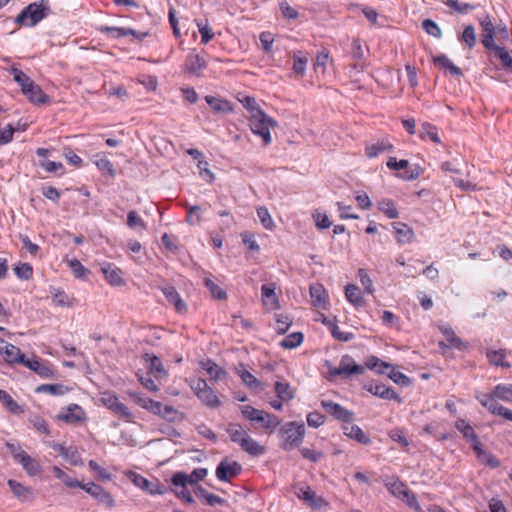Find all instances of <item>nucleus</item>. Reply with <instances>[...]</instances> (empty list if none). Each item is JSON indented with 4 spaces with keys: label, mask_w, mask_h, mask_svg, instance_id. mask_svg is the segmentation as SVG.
Here are the masks:
<instances>
[{
    "label": "nucleus",
    "mask_w": 512,
    "mask_h": 512,
    "mask_svg": "<svg viewBox=\"0 0 512 512\" xmlns=\"http://www.w3.org/2000/svg\"><path fill=\"white\" fill-rule=\"evenodd\" d=\"M366 369H370L380 375H387L394 383L400 385L401 387H408L412 383L411 379L407 375L396 370L392 364L384 362L374 356L369 358L364 365H360L357 364L353 358L346 354L341 359L338 367H329V372L331 376H342L343 378H349L352 375L364 374Z\"/></svg>",
    "instance_id": "nucleus-1"
},
{
    "label": "nucleus",
    "mask_w": 512,
    "mask_h": 512,
    "mask_svg": "<svg viewBox=\"0 0 512 512\" xmlns=\"http://www.w3.org/2000/svg\"><path fill=\"white\" fill-rule=\"evenodd\" d=\"M4 361L11 365L22 364L44 378L55 376L52 366L36 357V354H31V357H27V354H4Z\"/></svg>",
    "instance_id": "nucleus-2"
},
{
    "label": "nucleus",
    "mask_w": 512,
    "mask_h": 512,
    "mask_svg": "<svg viewBox=\"0 0 512 512\" xmlns=\"http://www.w3.org/2000/svg\"><path fill=\"white\" fill-rule=\"evenodd\" d=\"M51 11L48 0H40L27 5L15 18V23L33 27L49 15Z\"/></svg>",
    "instance_id": "nucleus-3"
},
{
    "label": "nucleus",
    "mask_w": 512,
    "mask_h": 512,
    "mask_svg": "<svg viewBox=\"0 0 512 512\" xmlns=\"http://www.w3.org/2000/svg\"><path fill=\"white\" fill-rule=\"evenodd\" d=\"M240 411L246 419L260 424L263 429L269 432H272L280 424L276 416L263 410L256 409L250 405L240 406Z\"/></svg>",
    "instance_id": "nucleus-4"
},
{
    "label": "nucleus",
    "mask_w": 512,
    "mask_h": 512,
    "mask_svg": "<svg viewBox=\"0 0 512 512\" xmlns=\"http://www.w3.org/2000/svg\"><path fill=\"white\" fill-rule=\"evenodd\" d=\"M255 113L249 116L250 129L254 134L259 135L264 144L267 145L271 142L270 127H273L275 122L263 111H256Z\"/></svg>",
    "instance_id": "nucleus-5"
},
{
    "label": "nucleus",
    "mask_w": 512,
    "mask_h": 512,
    "mask_svg": "<svg viewBox=\"0 0 512 512\" xmlns=\"http://www.w3.org/2000/svg\"><path fill=\"white\" fill-rule=\"evenodd\" d=\"M191 389L194 391L198 399L210 408H217L221 402L214 390L208 386L204 379H197L191 384Z\"/></svg>",
    "instance_id": "nucleus-6"
},
{
    "label": "nucleus",
    "mask_w": 512,
    "mask_h": 512,
    "mask_svg": "<svg viewBox=\"0 0 512 512\" xmlns=\"http://www.w3.org/2000/svg\"><path fill=\"white\" fill-rule=\"evenodd\" d=\"M385 487L393 494L395 497H398L406 502L409 507H414L417 505V498L414 493H412L407 485L402 482L398 477H392L390 480L385 482Z\"/></svg>",
    "instance_id": "nucleus-7"
},
{
    "label": "nucleus",
    "mask_w": 512,
    "mask_h": 512,
    "mask_svg": "<svg viewBox=\"0 0 512 512\" xmlns=\"http://www.w3.org/2000/svg\"><path fill=\"white\" fill-rule=\"evenodd\" d=\"M294 493L304 502L305 505L313 509H321L324 506H328L325 499L321 496H317L316 493L307 485L303 484L295 486Z\"/></svg>",
    "instance_id": "nucleus-8"
},
{
    "label": "nucleus",
    "mask_w": 512,
    "mask_h": 512,
    "mask_svg": "<svg viewBox=\"0 0 512 512\" xmlns=\"http://www.w3.org/2000/svg\"><path fill=\"white\" fill-rule=\"evenodd\" d=\"M322 408L338 421L349 423L354 418V413L331 400H321Z\"/></svg>",
    "instance_id": "nucleus-9"
},
{
    "label": "nucleus",
    "mask_w": 512,
    "mask_h": 512,
    "mask_svg": "<svg viewBox=\"0 0 512 512\" xmlns=\"http://www.w3.org/2000/svg\"><path fill=\"white\" fill-rule=\"evenodd\" d=\"M207 474L208 470L206 468H195L189 475L184 472H176L171 478V483L175 487L183 484L195 485L203 480Z\"/></svg>",
    "instance_id": "nucleus-10"
},
{
    "label": "nucleus",
    "mask_w": 512,
    "mask_h": 512,
    "mask_svg": "<svg viewBox=\"0 0 512 512\" xmlns=\"http://www.w3.org/2000/svg\"><path fill=\"white\" fill-rule=\"evenodd\" d=\"M81 489L97 499V501L104 506L108 508L114 506V499L112 498L111 494L105 491L100 485L93 482L86 484L83 483Z\"/></svg>",
    "instance_id": "nucleus-11"
},
{
    "label": "nucleus",
    "mask_w": 512,
    "mask_h": 512,
    "mask_svg": "<svg viewBox=\"0 0 512 512\" xmlns=\"http://www.w3.org/2000/svg\"><path fill=\"white\" fill-rule=\"evenodd\" d=\"M440 331L444 336V340L439 342L440 347L466 350L468 349L467 343L463 342L453 331L450 326H441Z\"/></svg>",
    "instance_id": "nucleus-12"
},
{
    "label": "nucleus",
    "mask_w": 512,
    "mask_h": 512,
    "mask_svg": "<svg viewBox=\"0 0 512 512\" xmlns=\"http://www.w3.org/2000/svg\"><path fill=\"white\" fill-rule=\"evenodd\" d=\"M365 389L372 395L385 400H395L398 403H402V398L395 392L392 387H388L381 383H369L365 385Z\"/></svg>",
    "instance_id": "nucleus-13"
},
{
    "label": "nucleus",
    "mask_w": 512,
    "mask_h": 512,
    "mask_svg": "<svg viewBox=\"0 0 512 512\" xmlns=\"http://www.w3.org/2000/svg\"><path fill=\"white\" fill-rule=\"evenodd\" d=\"M100 271L110 285L123 286L125 284L122 278V270L114 264L104 261L100 263Z\"/></svg>",
    "instance_id": "nucleus-14"
},
{
    "label": "nucleus",
    "mask_w": 512,
    "mask_h": 512,
    "mask_svg": "<svg viewBox=\"0 0 512 512\" xmlns=\"http://www.w3.org/2000/svg\"><path fill=\"white\" fill-rule=\"evenodd\" d=\"M132 481L137 487L151 495H162L167 492V488L158 481L151 482L139 474H133Z\"/></svg>",
    "instance_id": "nucleus-15"
},
{
    "label": "nucleus",
    "mask_w": 512,
    "mask_h": 512,
    "mask_svg": "<svg viewBox=\"0 0 512 512\" xmlns=\"http://www.w3.org/2000/svg\"><path fill=\"white\" fill-rule=\"evenodd\" d=\"M242 470L241 465L236 462L221 461L216 468V477L220 481H228L230 478L237 476Z\"/></svg>",
    "instance_id": "nucleus-16"
},
{
    "label": "nucleus",
    "mask_w": 512,
    "mask_h": 512,
    "mask_svg": "<svg viewBox=\"0 0 512 512\" xmlns=\"http://www.w3.org/2000/svg\"><path fill=\"white\" fill-rule=\"evenodd\" d=\"M103 401L105 406L119 417L125 419L126 421H131L133 419L132 412L126 405L121 403L115 395H109L108 397L104 398Z\"/></svg>",
    "instance_id": "nucleus-17"
},
{
    "label": "nucleus",
    "mask_w": 512,
    "mask_h": 512,
    "mask_svg": "<svg viewBox=\"0 0 512 512\" xmlns=\"http://www.w3.org/2000/svg\"><path fill=\"white\" fill-rule=\"evenodd\" d=\"M141 362L148 369L149 374L155 378H163L166 376V371L162 361L155 354H144L141 357Z\"/></svg>",
    "instance_id": "nucleus-18"
},
{
    "label": "nucleus",
    "mask_w": 512,
    "mask_h": 512,
    "mask_svg": "<svg viewBox=\"0 0 512 512\" xmlns=\"http://www.w3.org/2000/svg\"><path fill=\"white\" fill-rule=\"evenodd\" d=\"M310 297L314 307L326 310L328 307V294L325 287L316 283L310 286Z\"/></svg>",
    "instance_id": "nucleus-19"
},
{
    "label": "nucleus",
    "mask_w": 512,
    "mask_h": 512,
    "mask_svg": "<svg viewBox=\"0 0 512 512\" xmlns=\"http://www.w3.org/2000/svg\"><path fill=\"white\" fill-rule=\"evenodd\" d=\"M162 293L165 295L167 301L174 305L178 313H185L187 311V305L182 300L180 294L176 288L172 285H167L160 288Z\"/></svg>",
    "instance_id": "nucleus-20"
},
{
    "label": "nucleus",
    "mask_w": 512,
    "mask_h": 512,
    "mask_svg": "<svg viewBox=\"0 0 512 512\" xmlns=\"http://www.w3.org/2000/svg\"><path fill=\"white\" fill-rule=\"evenodd\" d=\"M481 404L487 408L492 414L499 415L512 422V411L500 405L493 397H486L480 400Z\"/></svg>",
    "instance_id": "nucleus-21"
},
{
    "label": "nucleus",
    "mask_w": 512,
    "mask_h": 512,
    "mask_svg": "<svg viewBox=\"0 0 512 512\" xmlns=\"http://www.w3.org/2000/svg\"><path fill=\"white\" fill-rule=\"evenodd\" d=\"M58 418L66 423L75 424L84 420L85 413L83 409L77 404H71L68 406L66 411L61 412L58 415Z\"/></svg>",
    "instance_id": "nucleus-22"
},
{
    "label": "nucleus",
    "mask_w": 512,
    "mask_h": 512,
    "mask_svg": "<svg viewBox=\"0 0 512 512\" xmlns=\"http://www.w3.org/2000/svg\"><path fill=\"white\" fill-rule=\"evenodd\" d=\"M343 431L346 436L361 444L368 445L371 443V439L358 425L351 424V422L345 423V425H343Z\"/></svg>",
    "instance_id": "nucleus-23"
},
{
    "label": "nucleus",
    "mask_w": 512,
    "mask_h": 512,
    "mask_svg": "<svg viewBox=\"0 0 512 512\" xmlns=\"http://www.w3.org/2000/svg\"><path fill=\"white\" fill-rule=\"evenodd\" d=\"M207 66L206 61L199 54L190 53L185 60L186 71L190 74L199 75L200 71Z\"/></svg>",
    "instance_id": "nucleus-24"
},
{
    "label": "nucleus",
    "mask_w": 512,
    "mask_h": 512,
    "mask_svg": "<svg viewBox=\"0 0 512 512\" xmlns=\"http://www.w3.org/2000/svg\"><path fill=\"white\" fill-rule=\"evenodd\" d=\"M54 450H56L65 459L69 460L70 463L74 466H78L82 463L81 456L76 447H66L63 444H56L54 446Z\"/></svg>",
    "instance_id": "nucleus-25"
},
{
    "label": "nucleus",
    "mask_w": 512,
    "mask_h": 512,
    "mask_svg": "<svg viewBox=\"0 0 512 512\" xmlns=\"http://www.w3.org/2000/svg\"><path fill=\"white\" fill-rule=\"evenodd\" d=\"M261 293L263 304L266 307L269 309H277L279 307L273 284H263L261 287Z\"/></svg>",
    "instance_id": "nucleus-26"
},
{
    "label": "nucleus",
    "mask_w": 512,
    "mask_h": 512,
    "mask_svg": "<svg viewBox=\"0 0 512 512\" xmlns=\"http://www.w3.org/2000/svg\"><path fill=\"white\" fill-rule=\"evenodd\" d=\"M396 233V239L400 244L410 243L414 237L413 230L405 223L395 222L392 224Z\"/></svg>",
    "instance_id": "nucleus-27"
},
{
    "label": "nucleus",
    "mask_w": 512,
    "mask_h": 512,
    "mask_svg": "<svg viewBox=\"0 0 512 512\" xmlns=\"http://www.w3.org/2000/svg\"><path fill=\"white\" fill-rule=\"evenodd\" d=\"M433 62L435 65L440 66L441 68L449 71L452 75L462 76V71L459 67H457L445 54H440L433 57Z\"/></svg>",
    "instance_id": "nucleus-28"
},
{
    "label": "nucleus",
    "mask_w": 512,
    "mask_h": 512,
    "mask_svg": "<svg viewBox=\"0 0 512 512\" xmlns=\"http://www.w3.org/2000/svg\"><path fill=\"white\" fill-rule=\"evenodd\" d=\"M205 101L210 108L218 113H227L232 111V107L229 101L220 99L214 96H206Z\"/></svg>",
    "instance_id": "nucleus-29"
},
{
    "label": "nucleus",
    "mask_w": 512,
    "mask_h": 512,
    "mask_svg": "<svg viewBox=\"0 0 512 512\" xmlns=\"http://www.w3.org/2000/svg\"><path fill=\"white\" fill-rule=\"evenodd\" d=\"M17 462L22 465L23 469L30 476H35L41 472L40 464L27 453H25Z\"/></svg>",
    "instance_id": "nucleus-30"
},
{
    "label": "nucleus",
    "mask_w": 512,
    "mask_h": 512,
    "mask_svg": "<svg viewBox=\"0 0 512 512\" xmlns=\"http://www.w3.org/2000/svg\"><path fill=\"white\" fill-rule=\"evenodd\" d=\"M200 364L212 380H222L226 375L225 370L211 360L202 361Z\"/></svg>",
    "instance_id": "nucleus-31"
},
{
    "label": "nucleus",
    "mask_w": 512,
    "mask_h": 512,
    "mask_svg": "<svg viewBox=\"0 0 512 512\" xmlns=\"http://www.w3.org/2000/svg\"><path fill=\"white\" fill-rule=\"evenodd\" d=\"M240 446L245 452L252 456L262 455L265 451L264 447L249 435L243 439Z\"/></svg>",
    "instance_id": "nucleus-32"
},
{
    "label": "nucleus",
    "mask_w": 512,
    "mask_h": 512,
    "mask_svg": "<svg viewBox=\"0 0 512 512\" xmlns=\"http://www.w3.org/2000/svg\"><path fill=\"white\" fill-rule=\"evenodd\" d=\"M308 63V56L302 51L293 54V71L296 75L303 76Z\"/></svg>",
    "instance_id": "nucleus-33"
},
{
    "label": "nucleus",
    "mask_w": 512,
    "mask_h": 512,
    "mask_svg": "<svg viewBox=\"0 0 512 512\" xmlns=\"http://www.w3.org/2000/svg\"><path fill=\"white\" fill-rule=\"evenodd\" d=\"M345 296L347 300L356 308L362 307L364 304V299L361 295L359 288L356 285H347L345 288Z\"/></svg>",
    "instance_id": "nucleus-34"
},
{
    "label": "nucleus",
    "mask_w": 512,
    "mask_h": 512,
    "mask_svg": "<svg viewBox=\"0 0 512 512\" xmlns=\"http://www.w3.org/2000/svg\"><path fill=\"white\" fill-rule=\"evenodd\" d=\"M486 397H493L494 399H500L505 402H512V385H497L491 395H485Z\"/></svg>",
    "instance_id": "nucleus-35"
},
{
    "label": "nucleus",
    "mask_w": 512,
    "mask_h": 512,
    "mask_svg": "<svg viewBox=\"0 0 512 512\" xmlns=\"http://www.w3.org/2000/svg\"><path fill=\"white\" fill-rule=\"evenodd\" d=\"M305 434L304 423L290 422V446H298Z\"/></svg>",
    "instance_id": "nucleus-36"
},
{
    "label": "nucleus",
    "mask_w": 512,
    "mask_h": 512,
    "mask_svg": "<svg viewBox=\"0 0 512 512\" xmlns=\"http://www.w3.org/2000/svg\"><path fill=\"white\" fill-rule=\"evenodd\" d=\"M68 388L63 384H42L35 389L36 393H47L54 396L64 395Z\"/></svg>",
    "instance_id": "nucleus-37"
},
{
    "label": "nucleus",
    "mask_w": 512,
    "mask_h": 512,
    "mask_svg": "<svg viewBox=\"0 0 512 512\" xmlns=\"http://www.w3.org/2000/svg\"><path fill=\"white\" fill-rule=\"evenodd\" d=\"M378 209L385 214L389 219H395L398 217L399 213L395 206V203L391 199H381L378 202Z\"/></svg>",
    "instance_id": "nucleus-38"
},
{
    "label": "nucleus",
    "mask_w": 512,
    "mask_h": 512,
    "mask_svg": "<svg viewBox=\"0 0 512 512\" xmlns=\"http://www.w3.org/2000/svg\"><path fill=\"white\" fill-rule=\"evenodd\" d=\"M8 485L13 492V494L21 499V500H27L32 496V491L30 488L23 486L21 483L17 482L16 480H9Z\"/></svg>",
    "instance_id": "nucleus-39"
},
{
    "label": "nucleus",
    "mask_w": 512,
    "mask_h": 512,
    "mask_svg": "<svg viewBox=\"0 0 512 512\" xmlns=\"http://www.w3.org/2000/svg\"><path fill=\"white\" fill-rule=\"evenodd\" d=\"M53 473L56 478L61 480L67 487L69 488H81L82 482L78 481L75 478L70 477L67 473H65L62 469L57 466L53 467Z\"/></svg>",
    "instance_id": "nucleus-40"
},
{
    "label": "nucleus",
    "mask_w": 512,
    "mask_h": 512,
    "mask_svg": "<svg viewBox=\"0 0 512 512\" xmlns=\"http://www.w3.org/2000/svg\"><path fill=\"white\" fill-rule=\"evenodd\" d=\"M226 432L229 434L230 439L234 443H238L239 445L241 444L243 439L248 436V434L243 430L242 426L236 423L228 424Z\"/></svg>",
    "instance_id": "nucleus-41"
},
{
    "label": "nucleus",
    "mask_w": 512,
    "mask_h": 512,
    "mask_svg": "<svg viewBox=\"0 0 512 512\" xmlns=\"http://www.w3.org/2000/svg\"><path fill=\"white\" fill-rule=\"evenodd\" d=\"M0 402L6 407V409L9 412L13 414H19L22 412V409L19 406V404L5 390H0Z\"/></svg>",
    "instance_id": "nucleus-42"
},
{
    "label": "nucleus",
    "mask_w": 512,
    "mask_h": 512,
    "mask_svg": "<svg viewBox=\"0 0 512 512\" xmlns=\"http://www.w3.org/2000/svg\"><path fill=\"white\" fill-rule=\"evenodd\" d=\"M446 6L459 14H468L475 9V6L470 3H461L458 0H441Z\"/></svg>",
    "instance_id": "nucleus-43"
},
{
    "label": "nucleus",
    "mask_w": 512,
    "mask_h": 512,
    "mask_svg": "<svg viewBox=\"0 0 512 512\" xmlns=\"http://www.w3.org/2000/svg\"><path fill=\"white\" fill-rule=\"evenodd\" d=\"M195 23L198 27L199 33L201 34V42L203 44H208L214 36L211 32V28L209 27L208 20L196 19Z\"/></svg>",
    "instance_id": "nucleus-44"
},
{
    "label": "nucleus",
    "mask_w": 512,
    "mask_h": 512,
    "mask_svg": "<svg viewBox=\"0 0 512 512\" xmlns=\"http://www.w3.org/2000/svg\"><path fill=\"white\" fill-rule=\"evenodd\" d=\"M459 40L466 44L469 49L476 45V33L473 25H468L464 28Z\"/></svg>",
    "instance_id": "nucleus-45"
},
{
    "label": "nucleus",
    "mask_w": 512,
    "mask_h": 512,
    "mask_svg": "<svg viewBox=\"0 0 512 512\" xmlns=\"http://www.w3.org/2000/svg\"><path fill=\"white\" fill-rule=\"evenodd\" d=\"M392 149H393L392 144H386L384 142H378V143L371 144V145L366 147V155L369 158H374V157H377L379 154H381V153H383L385 151H390Z\"/></svg>",
    "instance_id": "nucleus-46"
},
{
    "label": "nucleus",
    "mask_w": 512,
    "mask_h": 512,
    "mask_svg": "<svg viewBox=\"0 0 512 512\" xmlns=\"http://www.w3.org/2000/svg\"><path fill=\"white\" fill-rule=\"evenodd\" d=\"M204 285L215 299H226V292L221 287H219L212 279L208 277L204 278Z\"/></svg>",
    "instance_id": "nucleus-47"
},
{
    "label": "nucleus",
    "mask_w": 512,
    "mask_h": 512,
    "mask_svg": "<svg viewBox=\"0 0 512 512\" xmlns=\"http://www.w3.org/2000/svg\"><path fill=\"white\" fill-rule=\"evenodd\" d=\"M420 137L423 139L425 137H428L431 139V141H433L434 143H437V144H439L441 142V140L438 136V133H437V128L428 122H424L422 124L421 131H420Z\"/></svg>",
    "instance_id": "nucleus-48"
},
{
    "label": "nucleus",
    "mask_w": 512,
    "mask_h": 512,
    "mask_svg": "<svg viewBox=\"0 0 512 512\" xmlns=\"http://www.w3.org/2000/svg\"><path fill=\"white\" fill-rule=\"evenodd\" d=\"M30 90V92L25 94L29 101L37 104H44L49 101V97L42 91L39 85H37V90L32 88Z\"/></svg>",
    "instance_id": "nucleus-49"
},
{
    "label": "nucleus",
    "mask_w": 512,
    "mask_h": 512,
    "mask_svg": "<svg viewBox=\"0 0 512 512\" xmlns=\"http://www.w3.org/2000/svg\"><path fill=\"white\" fill-rule=\"evenodd\" d=\"M15 274L21 280H29L33 275V268L29 263H20L14 267Z\"/></svg>",
    "instance_id": "nucleus-50"
},
{
    "label": "nucleus",
    "mask_w": 512,
    "mask_h": 512,
    "mask_svg": "<svg viewBox=\"0 0 512 512\" xmlns=\"http://www.w3.org/2000/svg\"><path fill=\"white\" fill-rule=\"evenodd\" d=\"M422 28L427 34H429L435 38L439 39L442 36V31H441L440 27L438 26V24L436 22H434L431 19H425L422 22Z\"/></svg>",
    "instance_id": "nucleus-51"
},
{
    "label": "nucleus",
    "mask_w": 512,
    "mask_h": 512,
    "mask_svg": "<svg viewBox=\"0 0 512 512\" xmlns=\"http://www.w3.org/2000/svg\"><path fill=\"white\" fill-rule=\"evenodd\" d=\"M455 427L463 434V437L466 440H469L476 435L472 426L463 419L456 421Z\"/></svg>",
    "instance_id": "nucleus-52"
},
{
    "label": "nucleus",
    "mask_w": 512,
    "mask_h": 512,
    "mask_svg": "<svg viewBox=\"0 0 512 512\" xmlns=\"http://www.w3.org/2000/svg\"><path fill=\"white\" fill-rule=\"evenodd\" d=\"M423 173V169L419 165H414L405 169V171L400 174V177L405 181H413L420 177Z\"/></svg>",
    "instance_id": "nucleus-53"
},
{
    "label": "nucleus",
    "mask_w": 512,
    "mask_h": 512,
    "mask_svg": "<svg viewBox=\"0 0 512 512\" xmlns=\"http://www.w3.org/2000/svg\"><path fill=\"white\" fill-rule=\"evenodd\" d=\"M495 55L500 59L505 69L512 70V56L504 47H499L495 51Z\"/></svg>",
    "instance_id": "nucleus-54"
},
{
    "label": "nucleus",
    "mask_w": 512,
    "mask_h": 512,
    "mask_svg": "<svg viewBox=\"0 0 512 512\" xmlns=\"http://www.w3.org/2000/svg\"><path fill=\"white\" fill-rule=\"evenodd\" d=\"M68 265L70 269L72 270L73 274L77 278H83L86 274L89 273V270L86 269L81 262L78 259H71L68 260Z\"/></svg>",
    "instance_id": "nucleus-55"
},
{
    "label": "nucleus",
    "mask_w": 512,
    "mask_h": 512,
    "mask_svg": "<svg viewBox=\"0 0 512 512\" xmlns=\"http://www.w3.org/2000/svg\"><path fill=\"white\" fill-rule=\"evenodd\" d=\"M300 453L303 458H305L313 463H317L324 458V454L321 451H316L314 449H310V448H306V447L301 448Z\"/></svg>",
    "instance_id": "nucleus-56"
},
{
    "label": "nucleus",
    "mask_w": 512,
    "mask_h": 512,
    "mask_svg": "<svg viewBox=\"0 0 512 512\" xmlns=\"http://www.w3.org/2000/svg\"><path fill=\"white\" fill-rule=\"evenodd\" d=\"M187 485L188 484L178 485V487L174 486L172 491L175 493V495L178 498L182 499L186 503L191 504L194 502V498H193L192 494L189 492V490L187 489Z\"/></svg>",
    "instance_id": "nucleus-57"
},
{
    "label": "nucleus",
    "mask_w": 512,
    "mask_h": 512,
    "mask_svg": "<svg viewBox=\"0 0 512 512\" xmlns=\"http://www.w3.org/2000/svg\"><path fill=\"white\" fill-rule=\"evenodd\" d=\"M202 207L198 205H193L188 207V217L187 222L190 225H197L201 222V213Z\"/></svg>",
    "instance_id": "nucleus-58"
},
{
    "label": "nucleus",
    "mask_w": 512,
    "mask_h": 512,
    "mask_svg": "<svg viewBox=\"0 0 512 512\" xmlns=\"http://www.w3.org/2000/svg\"><path fill=\"white\" fill-rule=\"evenodd\" d=\"M99 30L113 38L125 37L126 28L114 26H101Z\"/></svg>",
    "instance_id": "nucleus-59"
},
{
    "label": "nucleus",
    "mask_w": 512,
    "mask_h": 512,
    "mask_svg": "<svg viewBox=\"0 0 512 512\" xmlns=\"http://www.w3.org/2000/svg\"><path fill=\"white\" fill-rule=\"evenodd\" d=\"M257 215H258V217L260 219L261 224L266 229H271L272 228L273 221H272V218H271L270 213H269L267 208L259 207L257 209Z\"/></svg>",
    "instance_id": "nucleus-60"
},
{
    "label": "nucleus",
    "mask_w": 512,
    "mask_h": 512,
    "mask_svg": "<svg viewBox=\"0 0 512 512\" xmlns=\"http://www.w3.org/2000/svg\"><path fill=\"white\" fill-rule=\"evenodd\" d=\"M240 102L247 109L250 116H252V114H256V111H263L262 109H260L255 98L253 97L244 96L242 99H240Z\"/></svg>",
    "instance_id": "nucleus-61"
},
{
    "label": "nucleus",
    "mask_w": 512,
    "mask_h": 512,
    "mask_svg": "<svg viewBox=\"0 0 512 512\" xmlns=\"http://www.w3.org/2000/svg\"><path fill=\"white\" fill-rule=\"evenodd\" d=\"M325 421V416L317 411L311 412L307 416V423L310 427L318 428Z\"/></svg>",
    "instance_id": "nucleus-62"
},
{
    "label": "nucleus",
    "mask_w": 512,
    "mask_h": 512,
    "mask_svg": "<svg viewBox=\"0 0 512 512\" xmlns=\"http://www.w3.org/2000/svg\"><path fill=\"white\" fill-rule=\"evenodd\" d=\"M313 219H314L315 225L318 229H326L332 225L328 216L326 214H322L320 212L313 213Z\"/></svg>",
    "instance_id": "nucleus-63"
},
{
    "label": "nucleus",
    "mask_w": 512,
    "mask_h": 512,
    "mask_svg": "<svg viewBox=\"0 0 512 512\" xmlns=\"http://www.w3.org/2000/svg\"><path fill=\"white\" fill-rule=\"evenodd\" d=\"M129 396L137 405L148 410L152 399L147 398L138 392H129Z\"/></svg>",
    "instance_id": "nucleus-64"
}]
</instances>
